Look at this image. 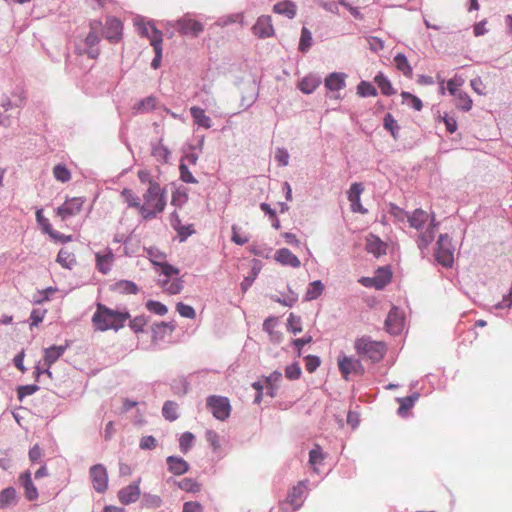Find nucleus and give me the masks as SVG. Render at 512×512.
<instances>
[{
    "mask_svg": "<svg viewBox=\"0 0 512 512\" xmlns=\"http://www.w3.org/2000/svg\"><path fill=\"white\" fill-rule=\"evenodd\" d=\"M129 319L130 314L127 311L114 310L102 303H97L96 311L92 316V324L97 331H118L125 326Z\"/></svg>",
    "mask_w": 512,
    "mask_h": 512,
    "instance_id": "1",
    "label": "nucleus"
},
{
    "mask_svg": "<svg viewBox=\"0 0 512 512\" xmlns=\"http://www.w3.org/2000/svg\"><path fill=\"white\" fill-rule=\"evenodd\" d=\"M166 207L165 191L160 185H153L143 194V203H141V216L148 220L155 218L162 213Z\"/></svg>",
    "mask_w": 512,
    "mask_h": 512,
    "instance_id": "2",
    "label": "nucleus"
},
{
    "mask_svg": "<svg viewBox=\"0 0 512 512\" xmlns=\"http://www.w3.org/2000/svg\"><path fill=\"white\" fill-rule=\"evenodd\" d=\"M354 349L360 358L372 362L381 361L386 354V345L384 342L372 340L368 336H362L354 341Z\"/></svg>",
    "mask_w": 512,
    "mask_h": 512,
    "instance_id": "3",
    "label": "nucleus"
},
{
    "mask_svg": "<svg viewBox=\"0 0 512 512\" xmlns=\"http://www.w3.org/2000/svg\"><path fill=\"white\" fill-rule=\"evenodd\" d=\"M89 27L90 31L83 41L84 47L78 46L76 51L79 55H87L91 59H96L99 56L100 51L94 47L100 42V34L103 32V24L100 20H92L89 23Z\"/></svg>",
    "mask_w": 512,
    "mask_h": 512,
    "instance_id": "4",
    "label": "nucleus"
},
{
    "mask_svg": "<svg viewBox=\"0 0 512 512\" xmlns=\"http://www.w3.org/2000/svg\"><path fill=\"white\" fill-rule=\"evenodd\" d=\"M454 250L451 238L447 234L440 235L435 252L437 262L446 268L452 267L454 263Z\"/></svg>",
    "mask_w": 512,
    "mask_h": 512,
    "instance_id": "5",
    "label": "nucleus"
},
{
    "mask_svg": "<svg viewBox=\"0 0 512 512\" xmlns=\"http://www.w3.org/2000/svg\"><path fill=\"white\" fill-rule=\"evenodd\" d=\"M206 405L212 415L220 421H224L230 416L231 405L227 397L218 395L209 396L206 400Z\"/></svg>",
    "mask_w": 512,
    "mask_h": 512,
    "instance_id": "6",
    "label": "nucleus"
},
{
    "mask_svg": "<svg viewBox=\"0 0 512 512\" xmlns=\"http://www.w3.org/2000/svg\"><path fill=\"white\" fill-rule=\"evenodd\" d=\"M305 486L300 482L294 486L288 493L287 499L281 504L283 512H294L298 510L303 504V494Z\"/></svg>",
    "mask_w": 512,
    "mask_h": 512,
    "instance_id": "7",
    "label": "nucleus"
},
{
    "mask_svg": "<svg viewBox=\"0 0 512 512\" xmlns=\"http://www.w3.org/2000/svg\"><path fill=\"white\" fill-rule=\"evenodd\" d=\"M338 367L339 370L344 377V379H348L350 374H363L364 367L359 359H354L352 357H348L346 355H342L338 357Z\"/></svg>",
    "mask_w": 512,
    "mask_h": 512,
    "instance_id": "8",
    "label": "nucleus"
},
{
    "mask_svg": "<svg viewBox=\"0 0 512 512\" xmlns=\"http://www.w3.org/2000/svg\"><path fill=\"white\" fill-rule=\"evenodd\" d=\"M90 477L94 489L99 493H104L108 489V473L102 464L93 465L90 468Z\"/></svg>",
    "mask_w": 512,
    "mask_h": 512,
    "instance_id": "9",
    "label": "nucleus"
},
{
    "mask_svg": "<svg viewBox=\"0 0 512 512\" xmlns=\"http://www.w3.org/2000/svg\"><path fill=\"white\" fill-rule=\"evenodd\" d=\"M114 261L115 255L109 247L95 253L96 269L104 275L108 274L112 270Z\"/></svg>",
    "mask_w": 512,
    "mask_h": 512,
    "instance_id": "10",
    "label": "nucleus"
},
{
    "mask_svg": "<svg viewBox=\"0 0 512 512\" xmlns=\"http://www.w3.org/2000/svg\"><path fill=\"white\" fill-rule=\"evenodd\" d=\"M84 204V199L81 197H73L67 199L60 207L57 208V215L62 221L68 217L75 216L80 213Z\"/></svg>",
    "mask_w": 512,
    "mask_h": 512,
    "instance_id": "11",
    "label": "nucleus"
},
{
    "mask_svg": "<svg viewBox=\"0 0 512 512\" xmlns=\"http://www.w3.org/2000/svg\"><path fill=\"white\" fill-rule=\"evenodd\" d=\"M123 24L116 17H108L105 22L104 36L111 43H118L122 39Z\"/></svg>",
    "mask_w": 512,
    "mask_h": 512,
    "instance_id": "12",
    "label": "nucleus"
},
{
    "mask_svg": "<svg viewBox=\"0 0 512 512\" xmlns=\"http://www.w3.org/2000/svg\"><path fill=\"white\" fill-rule=\"evenodd\" d=\"M404 327V317L401 311L393 306L385 320L386 331L390 334L397 335L402 332Z\"/></svg>",
    "mask_w": 512,
    "mask_h": 512,
    "instance_id": "13",
    "label": "nucleus"
},
{
    "mask_svg": "<svg viewBox=\"0 0 512 512\" xmlns=\"http://www.w3.org/2000/svg\"><path fill=\"white\" fill-rule=\"evenodd\" d=\"M135 25L138 28V32L142 37H146L150 40L152 47L155 46L154 41L159 42V45L163 42L162 32L158 30L152 23L144 21H135Z\"/></svg>",
    "mask_w": 512,
    "mask_h": 512,
    "instance_id": "14",
    "label": "nucleus"
},
{
    "mask_svg": "<svg viewBox=\"0 0 512 512\" xmlns=\"http://www.w3.org/2000/svg\"><path fill=\"white\" fill-rule=\"evenodd\" d=\"M253 34L259 38H269L274 36L275 30L272 24V18L269 15L260 16L252 27Z\"/></svg>",
    "mask_w": 512,
    "mask_h": 512,
    "instance_id": "15",
    "label": "nucleus"
},
{
    "mask_svg": "<svg viewBox=\"0 0 512 512\" xmlns=\"http://www.w3.org/2000/svg\"><path fill=\"white\" fill-rule=\"evenodd\" d=\"M177 29L185 35L198 36L203 31V25L189 16H184L177 21Z\"/></svg>",
    "mask_w": 512,
    "mask_h": 512,
    "instance_id": "16",
    "label": "nucleus"
},
{
    "mask_svg": "<svg viewBox=\"0 0 512 512\" xmlns=\"http://www.w3.org/2000/svg\"><path fill=\"white\" fill-rule=\"evenodd\" d=\"M274 259L282 266L299 268L301 266L300 259L292 253L288 248H281L275 252Z\"/></svg>",
    "mask_w": 512,
    "mask_h": 512,
    "instance_id": "17",
    "label": "nucleus"
},
{
    "mask_svg": "<svg viewBox=\"0 0 512 512\" xmlns=\"http://www.w3.org/2000/svg\"><path fill=\"white\" fill-rule=\"evenodd\" d=\"M67 349V345L51 346L44 350V366H46V373L51 377L49 368L64 354Z\"/></svg>",
    "mask_w": 512,
    "mask_h": 512,
    "instance_id": "18",
    "label": "nucleus"
},
{
    "mask_svg": "<svg viewBox=\"0 0 512 512\" xmlns=\"http://www.w3.org/2000/svg\"><path fill=\"white\" fill-rule=\"evenodd\" d=\"M139 482L130 484L124 488H122L118 492V499L119 501L124 504H130L136 502L140 497V488H139Z\"/></svg>",
    "mask_w": 512,
    "mask_h": 512,
    "instance_id": "19",
    "label": "nucleus"
},
{
    "mask_svg": "<svg viewBox=\"0 0 512 512\" xmlns=\"http://www.w3.org/2000/svg\"><path fill=\"white\" fill-rule=\"evenodd\" d=\"M366 251L373 254L375 257H380L386 254L387 244L383 242L378 236L369 234L366 237Z\"/></svg>",
    "mask_w": 512,
    "mask_h": 512,
    "instance_id": "20",
    "label": "nucleus"
},
{
    "mask_svg": "<svg viewBox=\"0 0 512 512\" xmlns=\"http://www.w3.org/2000/svg\"><path fill=\"white\" fill-rule=\"evenodd\" d=\"M273 12L279 15H283L288 19H293L297 13V6L290 0H284L274 4Z\"/></svg>",
    "mask_w": 512,
    "mask_h": 512,
    "instance_id": "21",
    "label": "nucleus"
},
{
    "mask_svg": "<svg viewBox=\"0 0 512 512\" xmlns=\"http://www.w3.org/2000/svg\"><path fill=\"white\" fill-rule=\"evenodd\" d=\"M345 80L344 73L333 72L325 78L324 85L330 91H339L345 87Z\"/></svg>",
    "mask_w": 512,
    "mask_h": 512,
    "instance_id": "22",
    "label": "nucleus"
},
{
    "mask_svg": "<svg viewBox=\"0 0 512 512\" xmlns=\"http://www.w3.org/2000/svg\"><path fill=\"white\" fill-rule=\"evenodd\" d=\"M168 470L174 475H183L189 470V464L181 457H167Z\"/></svg>",
    "mask_w": 512,
    "mask_h": 512,
    "instance_id": "23",
    "label": "nucleus"
},
{
    "mask_svg": "<svg viewBox=\"0 0 512 512\" xmlns=\"http://www.w3.org/2000/svg\"><path fill=\"white\" fill-rule=\"evenodd\" d=\"M19 479L25 489L26 498L29 501L36 500L38 498V491L32 482L31 473L26 471L20 475Z\"/></svg>",
    "mask_w": 512,
    "mask_h": 512,
    "instance_id": "24",
    "label": "nucleus"
},
{
    "mask_svg": "<svg viewBox=\"0 0 512 512\" xmlns=\"http://www.w3.org/2000/svg\"><path fill=\"white\" fill-rule=\"evenodd\" d=\"M428 220L429 214L426 211L422 209H416L411 215L408 216L407 221L412 228L420 230L428 222Z\"/></svg>",
    "mask_w": 512,
    "mask_h": 512,
    "instance_id": "25",
    "label": "nucleus"
},
{
    "mask_svg": "<svg viewBox=\"0 0 512 512\" xmlns=\"http://www.w3.org/2000/svg\"><path fill=\"white\" fill-rule=\"evenodd\" d=\"M190 113L195 124L205 129H209L211 127V119L206 115L204 109L193 106L190 108Z\"/></svg>",
    "mask_w": 512,
    "mask_h": 512,
    "instance_id": "26",
    "label": "nucleus"
},
{
    "mask_svg": "<svg viewBox=\"0 0 512 512\" xmlns=\"http://www.w3.org/2000/svg\"><path fill=\"white\" fill-rule=\"evenodd\" d=\"M321 84L320 77L316 75H308L304 77L298 84V88L305 94L314 92Z\"/></svg>",
    "mask_w": 512,
    "mask_h": 512,
    "instance_id": "27",
    "label": "nucleus"
},
{
    "mask_svg": "<svg viewBox=\"0 0 512 512\" xmlns=\"http://www.w3.org/2000/svg\"><path fill=\"white\" fill-rule=\"evenodd\" d=\"M435 227L434 219L431 220V223L427 227L426 231L422 233L418 238V247L423 250L426 249L435 238Z\"/></svg>",
    "mask_w": 512,
    "mask_h": 512,
    "instance_id": "28",
    "label": "nucleus"
},
{
    "mask_svg": "<svg viewBox=\"0 0 512 512\" xmlns=\"http://www.w3.org/2000/svg\"><path fill=\"white\" fill-rule=\"evenodd\" d=\"M121 197L125 203L129 207L136 208L141 215V200L140 198L134 193L133 190L125 188L121 192Z\"/></svg>",
    "mask_w": 512,
    "mask_h": 512,
    "instance_id": "29",
    "label": "nucleus"
},
{
    "mask_svg": "<svg viewBox=\"0 0 512 512\" xmlns=\"http://www.w3.org/2000/svg\"><path fill=\"white\" fill-rule=\"evenodd\" d=\"M394 63L396 68L401 71L406 77L412 78L413 70L407 57L404 54L398 53L394 57Z\"/></svg>",
    "mask_w": 512,
    "mask_h": 512,
    "instance_id": "30",
    "label": "nucleus"
},
{
    "mask_svg": "<svg viewBox=\"0 0 512 512\" xmlns=\"http://www.w3.org/2000/svg\"><path fill=\"white\" fill-rule=\"evenodd\" d=\"M17 500V493L13 487H8L0 492V509L6 508L15 504Z\"/></svg>",
    "mask_w": 512,
    "mask_h": 512,
    "instance_id": "31",
    "label": "nucleus"
},
{
    "mask_svg": "<svg viewBox=\"0 0 512 512\" xmlns=\"http://www.w3.org/2000/svg\"><path fill=\"white\" fill-rule=\"evenodd\" d=\"M325 456L322 452V448L316 444L309 452V464L312 466L315 472H318V468L323 464Z\"/></svg>",
    "mask_w": 512,
    "mask_h": 512,
    "instance_id": "32",
    "label": "nucleus"
},
{
    "mask_svg": "<svg viewBox=\"0 0 512 512\" xmlns=\"http://www.w3.org/2000/svg\"><path fill=\"white\" fill-rule=\"evenodd\" d=\"M391 276V271L388 268H379L374 275L376 289L384 288L391 281Z\"/></svg>",
    "mask_w": 512,
    "mask_h": 512,
    "instance_id": "33",
    "label": "nucleus"
},
{
    "mask_svg": "<svg viewBox=\"0 0 512 512\" xmlns=\"http://www.w3.org/2000/svg\"><path fill=\"white\" fill-rule=\"evenodd\" d=\"M324 284L320 280L311 282L305 293V299L308 301L317 299L324 291Z\"/></svg>",
    "mask_w": 512,
    "mask_h": 512,
    "instance_id": "34",
    "label": "nucleus"
},
{
    "mask_svg": "<svg viewBox=\"0 0 512 512\" xmlns=\"http://www.w3.org/2000/svg\"><path fill=\"white\" fill-rule=\"evenodd\" d=\"M163 290L171 295L178 294L183 288L182 281L179 278L166 279L160 282Z\"/></svg>",
    "mask_w": 512,
    "mask_h": 512,
    "instance_id": "35",
    "label": "nucleus"
},
{
    "mask_svg": "<svg viewBox=\"0 0 512 512\" xmlns=\"http://www.w3.org/2000/svg\"><path fill=\"white\" fill-rule=\"evenodd\" d=\"M36 220L45 233L49 234L51 237H60V233L53 230L49 220L44 217L42 209L36 211Z\"/></svg>",
    "mask_w": 512,
    "mask_h": 512,
    "instance_id": "36",
    "label": "nucleus"
},
{
    "mask_svg": "<svg viewBox=\"0 0 512 512\" xmlns=\"http://www.w3.org/2000/svg\"><path fill=\"white\" fill-rule=\"evenodd\" d=\"M374 81L380 88L382 94L386 96L395 94V90L392 87L391 82L382 73L376 75Z\"/></svg>",
    "mask_w": 512,
    "mask_h": 512,
    "instance_id": "37",
    "label": "nucleus"
},
{
    "mask_svg": "<svg viewBox=\"0 0 512 512\" xmlns=\"http://www.w3.org/2000/svg\"><path fill=\"white\" fill-rule=\"evenodd\" d=\"M57 262L64 268L70 269L75 264V257L67 249H60L57 255Z\"/></svg>",
    "mask_w": 512,
    "mask_h": 512,
    "instance_id": "38",
    "label": "nucleus"
},
{
    "mask_svg": "<svg viewBox=\"0 0 512 512\" xmlns=\"http://www.w3.org/2000/svg\"><path fill=\"white\" fill-rule=\"evenodd\" d=\"M152 330L153 338L162 339L166 333H172L175 330V325L171 322H161L155 324Z\"/></svg>",
    "mask_w": 512,
    "mask_h": 512,
    "instance_id": "39",
    "label": "nucleus"
},
{
    "mask_svg": "<svg viewBox=\"0 0 512 512\" xmlns=\"http://www.w3.org/2000/svg\"><path fill=\"white\" fill-rule=\"evenodd\" d=\"M419 398V394L415 393L411 396L400 398V406L398 408V414L401 416L407 415L408 411L413 407L415 401Z\"/></svg>",
    "mask_w": 512,
    "mask_h": 512,
    "instance_id": "40",
    "label": "nucleus"
},
{
    "mask_svg": "<svg viewBox=\"0 0 512 512\" xmlns=\"http://www.w3.org/2000/svg\"><path fill=\"white\" fill-rule=\"evenodd\" d=\"M53 176L61 183H66L71 180V172L63 164H57L53 167Z\"/></svg>",
    "mask_w": 512,
    "mask_h": 512,
    "instance_id": "41",
    "label": "nucleus"
},
{
    "mask_svg": "<svg viewBox=\"0 0 512 512\" xmlns=\"http://www.w3.org/2000/svg\"><path fill=\"white\" fill-rule=\"evenodd\" d=\"M178 405L173 401H166L162 408V413L165 419L174 421L178 418L177 414Z\"/></svg>",
    "mask_w": 512,
    "mask_h": 512,
    "instance_id": "42",
    "label": "nucleus"
},
{
    "mask_svg": "<svg viewBox=\"0 0 512 512\" xmlns=\"http://www.w3.org/2000/svg\"><path fill=\"white\" fill-rule=\"evenodd\" d=\"M178 487L186 492L197 493L201 490V485L191 478H183L178 482Z\"/></svg>",
    "mask_w": 512,
    "mask_h": 512,
    "instance_id": "43",
    "label": "nucleus"
},
{
    "mask_svg": "<svg viewBox=\"0 0 512 512\" xmlns=\"http://www.w3.org/2000/svg\"><path fill=\"white\" fill-rule=\"evenodd\" d=\"M401 97L403 99V103L412 107L416 111H420L422 109V107H423L422 101L417 96H415L409 92H402Z\"/></svg>",
    "mask_w": 512,
    "mask_h": 512,
    "instance_id": "44",
    "label": "nucleus"
},
{
    "mask_svg": "<svg viewBox=\"0 0 512 512\" xmlns=\"http://www.w3.org/2000/svg\"><path fill=\"white\" fill-rule=\"evenodd\" d=\"M277 318L275 317H269L267 318L263 323V329L267 333H269L271 340L273 341H279L280 340V334L277 332H274V328L277 325Z\"/></svg>",
    "mask_w": 512,
    "mask_h": 512,
    "instance_id": "45",
    "label": "nucleus"
},
{
    "mask_svg": "<svg viewBox=\"0 0 512 512\" xmlns=\"http://www.w3.org/2000/svg\"><path fill=\"white\" fill-rule=\"evenodd\" d=\"M357 94L361 97H374L377 95V90L370 82L361 81L357 86Z\"/></svg>",
    "mask_w": 512,
    "mask_h": 512,
    "instance_id": "46",
    "label": "nucleus"
},
{
    "mask_svg": "<svg viewBox=\"0 0 512 512\" xmlns=\"http://www.w3.org/2000/svg\"><path fill=\"white\" fill-rule=\"evenodd\" d=\"M287 327L288 330L293 334L302 332L301 318L293 313H290L287 320Z\"/></svg>",
    "mask_w": 512,
    "mask_h": 512,
    "instance_id": "47",
    "label": "nucleus"
},
{
    "mask_svg": "<svg viewBox=\"0 0 512 512\" xmlns=\"http://www.w3.org/2000/svg\"><path fill=\"white\" fill-rule=\"evenodd\" d=\"M456 106L464 111H469L472 107V100L465 92H459L456 96Z\"/></svg>",
    "mask_w": 512,
    "mask_h": 512,
    "instance_id": "48",
    "label": "nucleus"
},
{
    "mask_svg": "<svg viewBox=\"0 0 512 512\" xmlns=\"http://www.w3.org/2000/svg\"><path fill=\"white\" fill-rule=\"evenodd\" d=\"M311 45H312V34L306 27H303L302 31H301L299 49L302 52H306L311 47Z\"/></svg>",
    "mask_w": 512,
    "mask_h": 512,
    "instance_id": "49",
    "label": "nucleus"
},
{
    "mask_svg": "<svg viewBox=\"0 0 512 512\" xmlns=\"http://www.w3.org/2000/svg\"><path fill=\"white\" fill-rule=\"evenodd\" d=\"M194 439L195 437L191 432H185L181 435L179 439V447L184 454H186L189 451Z\"/></svg>",
    "mask_w": 512,
    "mask_h": 512,
    "instance_id": "50",
    "label": "nucleus"
},
{
    "mask_svg": "<svg viewBox=\"0 0 512 512\" xmlns=\"http://www.w3.org/2000/svg\"><path fill=\"white\" fill-rule=\"evenodd\" d=\"M146 309L157 315H165L168 311L167 307L161 302L149 300L146 302Z\"/></svg>",
    "mask_w": 512,
    "mask_h": 512,
    "instance_id": "51",
    "label": "nucleus"
},
{
    "mask_svg": "<svg viewBox=\"0 0 512 512\" xmlns=\"http://www.w3.org/2000/svg\"><path fill=\"white\" fill-rule=\"evenodd\" d=\"M384 128L392 134L394 139L397 138L399 126L397 124V121L394 119V117L390 113L386 114L384 117Z\"/></svg>",
    "mask_w": 512,
    "mask_h": 512,
    "instance_id": "52",
    "label": "nucleus"
},
{
    "mask_svg": "<svg viewBox=\"0 0 512 512\" xmlns=\"http://www.w3.org/2000/svg\"><path fill=\"white\" fill-rule=\"evenodd\" d=\"M364 190V187L362 186L361 183H353L351 186H350V189L348 191V200L350 201V203L352 202H357V200L360 199V196H361V193L363 192Z\"/></svg>",
    "mask_w": 512,
    "mask_h": 512,
    "instance_id": "53",
    "label": "nucleus"
},
{
    "mask_svg": "<svg viewBox=\"0 0 512 512\" xmlns=\"http://www.w3.org/2000/svg\"><path fill=\"white\" fill-rule=\"evenodd\" d=\"M147 324V319L145 316L140 315L136 316L133 319H130L129 321V327L135 332H141L143 331L144 326Z\"/></svg>",
    "mask_w": 512,
    "mask_h": 512,
    "instance_id": "54",
    "label": "nucleus"
},
{
    "mask_svg": "<svg viewBox=\"0 0 512 512\" xmlns=\"http://www.w3.org/2000/svg\"><path fill=\"white\" fill-rule=\"evenodd\" d=\"M177 312L185 318L194 319L196 316L195 310L192 306L186 305L182 302H179L176 306Z\"/></svg>",
    "mask_w": 512,
    "mask_h": 512,
    "instance_id": "55",
    "label": "nucleus"
},
{
    "mask_svg": "<svg viewBox=\"0 0 512 512\" xmlns=\"http://www.w3.org/2000/svg\"><path fill=\"white\" fill-rule=\"evenodd\" d=\"M389 213L395 218L398 222H404L408 220V216L406 211L395 204H390Z\"/></svg>",
    "mask_w": 512,
    "mask_h": 512,
    "instance_id": "56",
    "label": "nucleus"
},
{
    "mask_svg": "<svg viewBox=\"0 0 512 512\" xmlns=\"http://www.w3.org/2000/svg\"><path fill=\"white\" fill-rule=\"evenodd\" d=\"M138 178L142 184H147L148 188H152L153 185H160L158 182H156L152 176L151 173L146 169H141L137 173Z\"/></svg>",
    "mask_w": 512,
    "mask_h": 512,
    "instance_id": "57",
    "label": "nucleus"
},
{
    "mask_svg": "<svg viewBox=\"0 0 512 512\" xmlns=\"http://www.w3.org/2000/svg\"><path fill=\"white\" fill-rule=\"evenodd\" d=\"M285 376L290 380H297L301 376V368L298 363H293L286 367Z\"/></svg>",
    "mask_w": 512,
    "mask_h": 512,
    "instance_id": "58",
    "label": "nucleus"
},
{
    "mask_svg": "<svg viewBox=\"0 0 512 512\" xmlns=\"http://www.w3.org/2000/svg\"><path fill=\"white\" fill-rule=\"evenodd\" d=\"M321 364V360L318 356L308 355L305 358V367L306 370L310 373H313Z\"/></svg>",
    "mask_w": 512,
    "mask_h": 512,
    "instance_id": "59",
    "label": "nucleus"
},
{
    "mask_svg": "<svg viewBox=\"0 0 512 512\" xmlns=\"http://www.w3.org/2000/svg\"><path fill=\"white\" fill-rule=\"evenodd\" d=\"M169 155H170L169 150L166 147H164L163 145H157L153 148V156L156 157L158 160L167 162Z\"/></svg>",
    "mask_w": 512,
    "mask_h": 512,
    "instance_id": "60",
    "label": "nucleus"
},
{
    "mask_svg": "<svg viewBox=\"0 0 512 512\" xmlns=\"http://www.w3.org/2000/svg\"><path fill=\"white\" fill-rule=\"evenodd\" d=\"M148 254H149V258H150L151 262L154 265H157L160 267L161 265L164 264V262H166V255L162 252L154 251V250L150 249L148 251Z\"/></svg>",
    "mask_w": 512,
    "mask_h": 512,
    "instance_id": "61",
    "label": "nucleus"
},
{
    "mask_svg": "<svg viewBox=\"0 0 512 512\" xmlns=\"http://www.w3.org/2000/svg\"><path fill=\"white\" fill-rule=\"evenodd\" d=\"M39 387L37 385H25L20 386L17 389V394L19 400H22L24 397L34 394Z\"/></svg>",
    "mask_w": 512,
    "mask_h": 512,
    "instance_id": "62",
    "label": "nucleus"
},
{
    "mask_svg": "<svg viewBox=\"0 0 512 512\" xmlns=\"http://www.w3.org/2000/svg\"><path fill=\"white\" fill-rule=\"evenodd\" d=\"M118 288L128 294H137L138 293V287L137 285L132 281H121L117 284Z\"/></svg>",
    "mask_w": 512,
    "mask_h": 512,
    "instance_id": "63",
    "label": "nucleus"
},
{
    "mask_svg": "<svg viewBox=\"0 0 512 512\" xmlns=\"http://www.w3.org/2000/svg\"><path fill=\"white\" fill-rule=\"evenodd\" d=\"M207 442L212 446V448L216 451L220 448L219 435L217 432L213 430H207L205 434Z\"/></svg>",
    "mask_w": 512,
    "mask_h": 512,
    "instance_id": "64",
    "label": "nucleus"
}]
</instances>
